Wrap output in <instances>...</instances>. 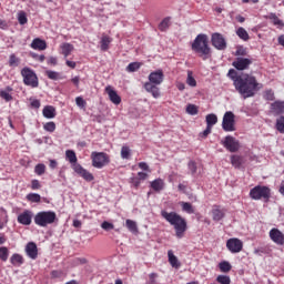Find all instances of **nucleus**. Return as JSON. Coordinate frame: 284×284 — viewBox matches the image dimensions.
I'll use <instances>...</instances> for the list:
<instances>
[{
  "instance_id": "1",
  "label": "nucleus",
  "mask_w": 284,
  "mask_h": 284,
  "mask_svg": "<svg viewBox=\"0 0 284 284\" xmlns=\"http://www.w3.org/2000/svg\"><path fill=\"white\" fill-rule=\"evenodd\" d=\"M263 88V84L256 81L254 75L242 74L235 79V90L243 97V99H250Z\"/></svg>"
},
{
  "instance_id": "2",
  "label": "nucleus",
  "mask_w": 284,
  "mask_h": 284,
  "mask_svg": "<svg viewBox=\"0 0 284 284\" xmlns=\"http://www.w3.org/2000/svg\"><path fill=\"white\" fill-rule=\"evenodd\" d=\"M191 50L199 54L203 61L212 58V48H210V38L205 33H200L196 36L191 44Z\"/></svg>"
},
{
  "instance_id": "3",
  "label": "nucleus",
  "mask_w": 284,
  "mask_h": 284,
  "mask_svg": "<svg viewBox=\"0 0 284 284\" xmlns=\"http://www.w3.org/2000/svg\"><path fill=\"white\" fill-rule=\"evenodd\" d=\"M161 216L165 219L170 225L175 230V236L178 239H183V234L187 231V222L183 216L176 212L161 211Z\"/></svg>"
},
{
  "instance_id": "4",
  "label": "nucleus",
  "mask_w": 284,
  "mask_h": 284,
  "mask_svg": "<svg viewBox=\"0 0 284 284\" xmlns=\"http://www.w3.org/2000/svg\"><path fill=\"white\" fill-rule=\"evenodd\" d=\"M33 221L39 227H48V225L57 223V213L54 211H41L34 215Z\"/></svg>"
},
{
  "instance_id": "5",
  "label": "nucleus",
  "mask_w": 284,
  "mask_h": 284,
  "mask_svg": "<svg viewBox=\"0 0 284 284\" xmlns=\"http://www.w3.org/2000/svg\"><path fill=\"white\" fill-rule=\"evenodd\" d=\"M21 77L23 78L24 85H29L30 88H39V78L34 70L24 67L21 70Z\"/></svg>"
},
{
  "instance_id": "6",
  "label": "nucleus",
  "mask_w": 284,
  "mask_h": 284,
  "mask_svg": "<svg viewBox=\"0 0 284 284\" xmlns=\"http://www.w3.org/2000/svg\"><path fill=\"white\" fill-rule=\"evenodd\" d=\"M250 196L253 199V201H261V199L270 201V196H272V190H270L267 186L257 185L251 189Z\"/></svg>"
},
{
  "instance_id": "7",
  "label": "nucleus",
  "mask_w": 284,
  "mask_h": 284,
  "mask_svg": "<svg viewBox=\"0 0 284 284\" xmlns=\"http://www.w3.org/2000/svg\"><path fill=\"white\" fill-rule=\"evenodd\" d=\"M91 160L93 168H97L98 170H101L102 168H105L108 163H110V155L105 152H92L91 153Z\"/></svg>"
},
{
  "instance_id": "8",
  "label": "nucleus",
  "mask_w": 284,
  "mask_h": 284,
  "mask_svg": "<svg viewBox=\"0 0 284 284\" xmlns=\"http://www.w3.org/2000/svg\"><path fill=\"white\" fill-rule=\"evenodd\" d=\"M235 115L232 111H227L224 113L222 120V129L224 132H236V121L234 120Z\"/></svg>"
},
{
  "instance_id": "9",
  "label": "nucleus",
  "mask_w": 284,
  "mask_h": 284,
  "mask_svg": "<svg viewBox=\"0 0 284 284\" xmlns=\"http://www.w3.org/2000/svg\"><path fill=\"white\" fill-rule=\"evenodd\" d=\"M222 145L229 150V152H239L241 149V143L232 135L225 136L224 141H222Z\"/></svg>"
},
{
  "instance_id": "10",
  "label": "nucleus",
  "mask_w": 284,
  "mask_h": 284,
  "mask_svg": "<svg viewBox=\"0 0 284 284\" xmlns=\"http://www.w3.org/2000/svg\"><path fill=\"white\" fill-rule=\"evenodd\" d=\"M211 42L213 48H215L216 50H225L227 48V41L221 33H213L211 36Z\"/></svg>"
},
{
  "instance_id": "11",
  "label": "nucleus",
  "mask_w": 284,
  "mask_h": 284,
  "mask_svg": "<svg viewBox=\"0 0 284 284\" xmlns=\"http://www.w3.org/2000/svg\"><path fill=\"white\" fill-rule=\"evenodd\" d=\"M226 247L232 254H239V252L243 251V241L236 237L229 239L226 242Z\"/></svg>"
},
{
  "instance_id": "12",
  "label": "nucleus",
  "mask_w": 284,
  "mask_h": 284,
  "mask_svg": "<svg viewBox=\"0 0 284 284\" xmlns=\"http://www.w3.org/2000/svg\"><path fill=\"white\" fill-rule=\"evenodd\" d=\"M163 79H165V75L163 74V70H156L149 74V82L153 85H161L163 83Z\"/></svg>"
},
{
  "instance_id": "13",
  "label": "nucleus",
  "mask_w": 284,
  "mask_h": 284,
  "mask_svg": "<svg viewBox=\"0 0 284 284\" xmlns=\"http://www.w3.org/2000/svg\"><path fill=\"white\" fill-rule=\"evenodd\" d=\"M252 63V59L250 58H236L235 61H233L232 65L235 68V70H247L250 68V64Z\"/></svg>"
},
{
  "instance_id": "14",
  "label": "nucleus",
  "mask_w": 284,
  "mask_h": 284,
  "mask_svg": "<svg viewBox=\"0 0 284 284\" xmlns=\"http://www.w3.org/2000/svg\"><path fill=\"white\" fill-rule=\"evenodd\" d=\"M270 239L275 245H284V234L278 229H272L270 231Z\"/></svg>"
},
{
  "instance_id": "15",
  "label": "nucleus",
  "mask_w": 284,
  "mask_h": 284,
  "mask_svg": "<svg viewBox=\"0 0 284 284\" xmlns=\"http://www.w3.org/2000/svg\"><path fill=\"white\" fill-rule=\"evenodd\" d=\"M32 216H34L32 211L24 210L22 213L18 215V223H20V225H31Z\"/></svg>"
},
{
  "instance_id": "16",
  "label": "nucleus",
  "mask_w": 284,
  "mask_h": 284,
  "mask_svg": "<svg viewBox=\"0 0 284 284\" xmlns=\"http://www.w3.org/2000/svg\"><path fill=\"white\" fill-rule=\"evenodd\" d=\"M105 92L109 95L111 103H114V105H119L121 103V95L116 93L112 87L108 85L105 88Z\"/></svg>"
},
{
  "instance_id": "17",
  "label": "nucleus",
  "mask_w": 284,
  "mask_h": 284,
  "mask_svg": "<svg viewBox=\"0 0 284 284\" xmlns=\"http://www.w3.org/2000/svg\"><path fill=\"white\" fill-rule=\"evenodd\" d=\"M26 253L29 258L36 261V258L39 256V250L37 248V244L34 242H29L26 246Z\"/></svg>"
},
{
  "instance_id": "18",
  "label": "nucleus",
  "mask_w": 284,
  "mask_h": 284,
  "mask_svg": "<svg viewBox=\"0 0 284 284\" xmlns=\"http://www.w3.org/2000/svg\"><path fill=\"white\" fill-rule=\"evenodd\" d=\"M158 84H152L149 82L144 83V89L146 90V92H150V94H152V97L154 99H159L161 97V91L159 90V87H156Z\"/></svg>"
},
{
  "instance_id": "19",
  "label": "nucleus",
  "mask_w": 284,
  "mask_h": 284,
  "mask_svg": "<svg viewBox=\"0 0 284 284\" xmlns=\"http://www.w3.org/2000/svg\"><path fill=\"white\" fill-rule=\"evenodd\" d=\"M31 48L32 50H47L48 43L44 40H41L40 38H36L31 42Z\"/></svg>"
},
{
  "instance_id": "20",
  "label": "nucleus",
  "mask_w": 284,
  "mask_h": 284,
  "mask_svg": "<svg viewBox=\"0 0 284 284\" xmlns=\"http://www.w3.org/2000/svg\"><path fill=\"white\" fill-rule=\"evenodd\" d=\"M44 119H54L57 116V109L52 105H47L42 110Z\"/></svg>"
},
{
  "instance_id": "21",
  "label": "nucleus",
  "mask_w": 284,
  "mask_h": 284,
  "mask_svg": "<svg viewBox=\"0 0 284 284\" xmlns=\"http://www.w3.org/2000/svg\"><path fill=\"white\" fill-rule=\"evenodd\" d=\"M271 110L273 114L278 116V114H283L284 112V102L281 101H275L274 103L271 104Z\"/></svg>"
},
{
  "instance_id": "22",
  "label": "nucleus",
  "mask_w": 284,
  "mask_h": 284,
  "mask_svg": "<svg viewBox=\"0 0 284 284\" xmlns=\"http://www.w3.org/2000/svg\"><path fill=\"white\" fill-rule=\"evenodd\" d=\"M168 256L170 265L175 267V270H179V267H181V264L179 263V257L174 255V252L172 250L168 251Z\"/></svg>"
},
{
  "instance_id": "23",
  "label": "nucleus",
  "mask_w": 284,
  "mask_h": 284,
  "mask_svg": "<svg viewBox=\"0 0 284 284\" xmlns=\"http://www.w3.org/2000/svg\"><path fill=\"white\" fill-rule=\"evenodd\" d=\"M151 187L154 190V192H161V190L165 187V182H163L161 179H156L151 182Z\"/></svg>"
},
{
  "instance_id": "24",
  "label": "nucleus",
  "mask_w": 284,
  "mask_h": 284,
  "mask_svg": "<svg viewBox=\"0 0 284 284\" xmlns=\"http://www.w3.org/2000/svg\"><path fill=\"white\" fill-rule=\"evenodd\" d=\"M61 50H62V54L65 59H68V57H70V54L73 52L74 50V45L65 42L61 45Z\"/></svg>"
},
{
  "instance_id": "25",
  "label": "nucleus",
  "mask_w": 284,
  "mask_h": 284,
  "mask_svg": "<svg viewBox=\"0 0 284 284\" xmlns=\"http://www.w3.org/2000/svg\"><path fill=\"white\" fill-rule=\"evenodd\" d=\"M219 123V116L214 113H210L206 115V126L207 128H214Z\"/></svg>"
},
{
  "instance_id": "26",
  "label": "nucleus",
  "mask_w": 284,
  "mask_h": 284,
  "mask_svg": "<svg viewBox=\"0 0 284 284\" xmlns=\"http://www.w3.org/2000/svg\"><path fill=\"white\" fill-rule=\"evenodd\" d=\"M268 19H270V21H272V23H274L275 26H277V28H281V29L284 28V22H283V20L278 19V16H276V13H270V14H268Z\"/></svg>"
},
{
  "instance_id": "27",
  "label": "nucleus",
  "mask_w": 284,
  "mask_h": 284,
  "mask_svg": "<svg viewBox=\"0 0 284 284\" xmlns=\"http://www.w3.org/2000/svg\"><path fill=\"white\" fill-rule=\"evenodd\" d=\"M10 92H12V88L10 87H7V90H1L0 91L1 99H3L7 102L12 101V94H10Z\"/></svg>"
},
{
  "instance_id": "28",
  "label": "nucleus",
  "mask_w": 284,
  "mask_h": 284,
  "mask_svg": "<svg viewBox=\"0 0 284 284\" xmlns=\"http://www.w3.org/2000/svg\"><path fill=\"white\" fill-rule=\"evenodd\" d=\"M125 225H126L128 230L130 232H132L133 234H138L139 233V226H136V222L135 221L126 220L125 221Z\"/></svg>"
},
{
  "instance_id": "29",
  "label": "nucleus",
  "mask_w": 284,
  "mask_h": 284,
  "mask_svg": "<svg viewBox=\"0 0 284 284\" xmlns=\"http://www.w3.org/2000/svg\"><path fill=\"white\" fill-rule=\"evenodd\" d=\"M110 43H112V39L108 36H103L101 39V50L103 52L108 51V49L110 48Z\"/></svg>"
},
{
  "instance_id": "30",
  "label": "nucleus",
  "mask_w": 284,
  "mask_h": 284,
  "mask_svg": "<svg viewBox=\"0 0 284 284\" xmlns=\"http://www.w3.org/2000/svg\"><path fill=\"white\" fill-rule=\"evenodd\" d=\"M236 34L237 37H240L242 39V41H250V33H247V31L245 30V28L240 27L236 30Z\"/></svg>"
},
{
  "instance_id": "31",
  "label": "nucleus",
  "mask_w": 284,
  "mask_h": 284,
  "mask_svg": "<svg viewBox=\"0 0 284 284\" xmlns=\"http://www.w3.org/2000/svg\"><path fill=\"white\" fill-rule=\"evenodd\" d=\"M231 163L233 168H241L243 165V156L241 155H232Z\"/></svg>"
},
{
  "instance_id": "32",
  "label": "nucleus",
  "mask_w": 284,
  "mask_h": 284,
  "mask_svg": "<svg viewBox=\"0 0 284 284\" xmlns=\"http://www.w3.org/2000/svg\"><path fill=\"white\" fill-rule=\"evenodd\" d=\"M65 158L72 165H74V163H77V153L73 150H67Z\"/></svg>"
},
{
  "instance_id": "33",
  "label": "nucleus",
  "mask_w": 284,
  "mask_h": 284,
  "mask_svg": "<svg viewBox=\"0 0 284 284\" xmlns=\"http://www.w3.org/2000/svg\"><path fill=\"white\" fill-rule=\"evenodd\" d=\"M20 63H21V59L17 58V55L14 53H12L9 57V65H10V68H17V67H19Z\"/></svg>"
},
{
  "instance_id": "34",
  "label": "nucleus",
  "mask_w": 284,
  "mask_h": 284,
  "mask_svg": "<svg viewBox=\"0 0 284 284\" xmlns=\"http://www.w3.org/2000/svg\"><path fill=\"white\" fill-rule=\"evenodd\" d=\"M220 271L224 272L225 274H227V272H231L232 270V264H230V262L227 261H223L219 264Z\"/></svg>"
},
{
  "instance_id": "35",
  "label": "nucleus",
  "mask_w": 284,
  "mask_h": 284,
  "mask_svg": "<svg viewBox=\"0 0 284 284\" xmlns=\"http://www.w3.org/2000/svg\"><path fill=\"white\" fill-rule=\"evenodd\" d=\"M45 74L51 81H59V79H61V74L57 71L48 70L45 71Z\"/></svg>"
},
{
  "instance_id": "36",
  "label": "nucleus",
  "mask_w": 284,
  "mask_h": 284,
  "mask_svg": "<svg viewBox=\"0 0 284 284\" xmlns=\"http://www.w3.org/2000/svg\"><path fill=\"white\" fill-rule=\"evenodd\" d=\"M182 210L183 212H186V214H194V206H192L189 202H182Z\"/></svg>"
},
{
  "instance_id": "37",
  "label": "nucleus",
  "mask_w": 284,
  "mask_h": 284,
  "mask_svg": "<svg viewBox=\"0 0 284 284\" xmlns=\"http://www.w3.org/2000/svg\"><path fill=\"white\" fill-rule=\"evenodd\" d=\"M186 113L191 114V116L199 114V106H196V104H187Z\"/></svg>"
},
{
  "instance_id": "38",
  "label": "nucleus",
  "mask_w": 284,
  "mask_h": 284,
  "mask_svg": "<svg viewBox=\"0 0 284 284\" xmlns=\"http://www.w3.org/2000/svg\"><path fill=\"white\" fill-rule=\"evenodd\" d=\"M27 200L31 203H41V195H39L38 193H29L27 195Z\"/></svg>"
},
{
  "instance_id": "39",
  "label": "nucleus",
  "mask_w": 284,
  "mask_h": 284,
  "mask_svg": "<svg viewBox=\"0 0 284 284\" xmlns=\"http://www.w3.org/2000/svg\"><path fill=\"white\" fill-rule=\"evenodd\" d=\"M12 265H22L23 263V256L20 254H13L10 258Z\"/></svg>"
},
{
  "instance_id": "40",
  "label": "nucleus",
  "mask_w": 284,
  "mask_h": 284,
  "mask_svg": "<svg viewBox=\"0 0 284 284\" xmlns=\"http://www.w3.org/2000/svg\"><path fill=\"white\" fill-rule=\"evenodd\" d=\"M212 214H213V221H221L223 216H225V213H223V211H221L220 209H214L212 211Z\"/></svg>"
},
{
  "instance_id": "41",
  "label": "nucleus",
  "mask_w": 284,
  "mask_h": 284,
  "mask_svg": "<svg viewBox=\"0 0 284 284\" xmlns=\"http://www.w3.org/2000/svg\"><path fill=\"white\" fill-rule=\"evenodd\" d=\"M216 283H219V284H231L232 280L230 278L229 275H219L216 277Z\"/></svg>"
},
{
  "instance_id": "42",
  "label": "nucleus",
  "mask_w": 284,
  "mask_h": 284,
  "mask_svg": "<svg viewBox=\"0 0 284 284\" xmlns=\"http://www.w3.org/2000/svg\"><path fill=\"white\" fill-rule=\"evenodd\" d=\"M168 28H170V18H164L159 24V30H161V32H165Z\"/></svg>"
},
{
  "instance_id": "43",
  "label": "nucleus",
  "mask_w": 284,
  "mask_h": 284,
  "mask_svg": "<svg viewBox=\"0 0 284 284\" xmlns=\"http://www.w3.org/2000/svg\"><path fill=\"white\" fill-rule=\"evenodd\" d=\"M276 130L277 132H280L281 134H284V116H280L276 120Z\"/></svg>"
},
{
  "instance_id": "44",
  "label": "nucleus",
  "mask_w": 284,
  "mask_h": 284,
  "mask_svg": "<svg viewBox=\"0 0 284 284\" xmlns=\"http://www.w3.org/2000/svg\"><path fill=\"white\" fill-rule=\"evenodd\" d=\"M186 83H187V85H190L191 88H196V80H195L194 77L192 75V71H187Z\"/></svg>"
},
{
  "instance_id": "45",
  "label": "nucleus",
  "mask_w": 284,
  "mask_h": 284,
  "mask_svg": "<svg viewBox=\"0 0 284 284\" xmlns=\"http://www.w3.org/2000/svg\"><path fill=\"white\" fill-rule=\"evenodd\" d=\"M140 68H141V63H139V62H131L126 67V72H136V70H139Z\"/></svg>"
},
{
  "instance_id": "46",
  "label": "nucleus",
  "mask_w": 284,
  "mask_h": 284,
  "mask_svg": "<svg viewBox=\"0 0 284 284\" xmlns=\"http://www.w3.org/2000/svg\"><path fill=\"white\" fill-rule=\"evenodd\" d=\"M18 21L20 26H26V23H28V16L23 11H20L18 13Z\"/></svg>"
},
{
  "instance_id": "47",
  "label": "nucleus",
  "mask_w": 284,
  "mask_h": 284,
  "mask_svg": "<svg viewBox=\"0 0 284 284\" xmlns=\"http://www.w3.org/2000/svg\"><path fill=\"white\" fill-rule=\"evenodd\" d=\"M34 172L38 174V176H43V174H45V164H37Z\"/></svg>"
},
{
  "instance_id": "48",
  "label": "nucleus",
  "mask_w": 284,
  "mask_h": 284,
  "mask_svg": "<svg viewBox=\"0 0 284 284\" xmlns=\"http://www.w3.org/2000/svg\"><path fill=\"white\" fill-rule=\"evenodd\" d=\"M132 151L128 146H122L121 149V159H130Z\"/></svg>"
},
{
  "instance_id": "49",
  "label": "nucleus",
  "mask_w": 284,
  "mask_h": 284,
  "mask_svg": "<svg viewBox=\"0 0 284 284\" xmlns=\"http://www.w3.org/2000/svg\"><path fill=\"white\" fill-rule=\"evenodd\" d=\"M43 130H45V132H54V130H57V124L54 122H47L43 125Z\"/></svg>"
},
{
  "instance_id": "50",
  "label": "nucleus",
  "mask_w": 284,
  "mask_h": 284,
  "mask_svg": "<svg viewBox=\"0 0 284 284\" xmlns=\"http://www.w3.org/2000/svg\"><path fill=\"white\" fill-rule=\"evenodd\" d=\"M8 256H9L8 247L6 246L0 247V258L2 261H8Z\"/></svg>"
},
{
  "instance_id": "51",
  "label": "nucleus",
  "mask_w": 284,
  "mask_h": 284,
  "mask_svg": "<svg viewBox=\"0 0 284 284\" xmlns=\"http://www.w3.org/2000/svg\"><path fill=\"white\" fill-rule=\"evenodd\" d=\"M80 176H82L84 181H94V175H92L88 170H84Z\"/></svg>"
},
{
  "instance_id": "52",
  "label": "nucleus",
  "mask_w": 284,
  "mask_h": 284,
  "mask_svg": "<svg viewBox=\"0 0 284 284\" xmlns=\"http://www.w3.org/2000/svg\"><path fill=\"white\" fill-rule=\"evenodd\" d=\"M235 57H247V49L244 47H237L235 51Z\"/></svg>"
},
{
  "instance_id": "53",
  "label": "nucleus",
  "mask_w": 284,
  "mask_h": 284,
  "mask_svg": "<svg viewBox=\"0 0 284 284\" xmlns=\"http://www.w3.org/2000/svg\"><path fill=\"white\" fill-rule=\"evenodd\" d=\"M101 227L105 232H110V230H114V224H112V223H110L108 221H104V222H102Z\"/></svg>"
},
{
  "instance_id": "54",
  "label": "nucleus",
  "mask_w": 284,
  "mask_h": 284,
  "mask_svg": "<svg viewBox=\"0 0 284 284\" xmlns=\"http://www.w3.org/2000/svg\"><path fill=\"white\" fill-rule=\"evenodd\" d=\"M72 168H73L74 172L77 174H79L80 176L83 174V171L85 170V169H83V166H81V164H79L77 162L74 164H72Z\"/></svg>"
},
{
  "instance_id": "55",
  "label": "nucleus",
  "mask_w": 284,
  "mask_h": 284,
  "mask_svg": "<svg viewBox=\"0 0 284 284\" xmlns=\"http://www.w3.org/2000/svg\"><path fill=\"white\" fill-rule=\"evenodd\" d=\"M187 168H189L192 176H194V174H196V170H197L196 162L190 161L189 164H187Z\"/></svg>"
},
{
  "instance_id": "56",
  "label": "nucleus",
  "mask_w": 284,
  "mask_h": 284,
  "mask_svg": "<svg viewBox=\"0 0 284 284\" xmlns=\"http://www.w3.org/2000/svg\"><path fill=\"white\" fill-rule=\"evenodd\" d=\"M156 278H159V274L156 273H151L149 275V282L148 284H156Z\"/></svg>"
},
{
  "instance_id": "57",
  "label": "nucleus",
  "mask_w": 284,
  "mask_h": 284,
  "mask_svg": "<svg viewBox=\"0 0 284 284\" xmlns=\"http://www.w3.org/2000/svg\"><path fill=\"white\" fill-rule=\"evenodd\" d=\"M264 98L266 101H274V91L267 90L265 91Z\"/></svg>"
},
{
  "instance_id": "58",
  "label": "nucleus",
  "mask_w": 284,
  "mask_h": 284,
  "mask_svg": "<svg viewBox=\"0 0 284 284\" xmlns=\"http://www.w3.org/2000/svg\"><path fill=\"white\" fill-rule=\"evenodd\" d=\"M212 134V128L211 126H206V129L200 133V136L202 139H207V135Z\"/></svg>"
},
{
  "instance_id": "59",
  "label": "nucleus",
  "mask_w": 284,
  "mask_h": 284,
  "mask_svg": "<svg viewBox=\"0 0 284 284\" xmlns=\"http://www.w3.org/2000/svg\"><path fill=\"white\" fill-rule=\"evenodd\" d=\"M32 59H36V61H40V63H43V61H45V55L41 54H37V53H31Z\"/></svg>"
},
{
  "instance_id": "60",
  "label": "nucleus",
  "mask_w": 284,
  "mask_h": 284,
  "mask_svg": "<svg viewBox=\"0 0 284 284\" xmlns=\"http://www.w3.org/2000/svg\"><path fill=\"white\" fill-rule=\"evenodd\" d=\"M75 103L78 108H85V100H83L81 97L75 98Z\"/></svg>"
},
{
  "instance_id": "61",
  "label": "nucleus",
  "mask_w": 284,
  "mask_h": 284,
  "mask_svg": "<svg viewBox=\"0 0 284 284\" xmlns=\"http://www.w3.org/2000/svg\"><path fill=\"white\" fill-rule=\"evenodd\" d=\"M227 77H230V79H232L233 83H235V79H236L239 75L236 74V70L231 69V70L229 71V73H227Z\"/></svg>"
},
{
  "instance_id": "62",
  "label": "nucleus",
  "mask_w": 284,
  "mask_h": 284,
  "mask_svg": "<svg viewBox=\"0 0 284 284\" xmlns=\"http://www.w3.org/2000/svg\"><path fill=\"white\" fill-rule=\"evenodd\" d=\"M39 189H41V183L39 182V180H32L31 190H39Z\"/></svg>"
},
{
  "instance_id": "63",
  "label": "nucleus",
  "mask_w": 284,
  "mask_h": 284,
  "mask_svg": "<svg viewBox=\"0 0 284 284\" xmlns=\"http://www.w3.org/2000/svg\"><path fill=\"white\" fill-rule=\"evenodd\" d=\"M61 276H63L62 271H52L51 272V278H61Z\"/></svg>"
},
{
  "instance_id": "64",
  "label": "nucleus",
  "mask_w": 284,
  "mask_h": 284,
  "mask_svg": "<svg viewBox=\"0 0 284 284\" xmlns=\"http://www.w3.org/2000/svg\"><path fill=\"white\" fill-rule=\"evenodd\" d=\"M131 183L134 187H139L141 185V180L139 178H131Z\"/></svg>"
}]
</instances>
